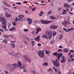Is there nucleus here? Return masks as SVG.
<instances>
[{"label":"nucleus","instance_id":"nucleus-1","mask_svg":"<svg viewBox=\"0 0 74 74\" xmlns=\"http://www.w3.org/2000/svg\"><path fill=\"white\" fill-rule=\"evenodd\" d=\"M45 34L48 36L49 39H51L52 37V31L51 30H48L45 32Z\"/></svg>","mask_w":74,"mask_h":74},{"label":"nucleus","instance_id":"nucleus-2","mask_svg":"<svg viewBox=\"0 0 74 74\" xmlns=\"http://www.w3.org/2000/svg\"><path fill=\"white\" fill-rule=\"evenodd\" d=\"M53 55H55V56H57L58 60H60V56L63 55V54L60 53L58 54V53L57 52H56L53 53Z\"/></svg>","mask_w":74,"mask_h":74},{"label":"nucleus","instance_id":"nucleus-3","mask_svg":"<svg viewBox=\"0 0 74 74\" xmlns=\"http://www.w3.org/2000/svg\"><path fill=\"white\" fill-rule=\"evenodd\" d=\"M38 55L41 58H43L45 56V53L44 52L42 51H39L38 52Z\"/></svg>","mask_w":74,"mask_h":74},{"label":"nucleus","instance_id":"nucleus-4","mask_svg":"<svg viewBox=\"0 0 74 74\" xmlns=\"http://www.w3.org/2000/svg\"><path fill=\"white\" fill-rule=\"evenodd\" d=\"M40 22L41 23H43V24H45V25H46L48 24L49 23L52 22V21L50 20L47 21L41 20Z\"/></svg>","mask_w":74,"mask_h":74},{"label":"nucleus","instance_id":"nucleus-5","mask_svg":"<svg viewBox=\"0 0 74 74\" xmlns=\"http://www.w3.org/2000/svg\"><path fill=\"white\" fill-rule=\"evenodd\" d=\"M18 64L19 67L20 68V69H25V66L23 65H22V64L21 62L18 61Z\"/></svg>","mask_w":74,"mask_h":74},{"label":"nucleus","instance_id":"nucleus-6","mask_svg":"<svg viewBox=\"0 0 74 74\" xmlns=\"http://www.w3.org/2000/svg\"><path fill=\"white\" fill-rule=\"evenodd\" d=\"M60 58V62L61 63H64L66 62V58L64 57V56H62Z\"/></svg>","mask_w":74,"mask_h":74},{"label":"nucleus","instance_id":"nucleus-7","mask_svg":"<svg viewBox=\"0 0 74 74\" xmlns=\"http://www.w3.org/2000/svg\"><path fill=\"white\" fill-rule=\"evenodd\" d=\"M53 64L57 67H59V62L58 61V60H56V61H55L53 62Z\"/></svg>","mask_w":74,"mask_h":74},{"label":"nucleus","instance_id":"nucleus-8","mask_svg":"<svg viewBox=\"0 0 74 74\" xmlns=\"http://www.w3.org/2000/svg\"><path fill=\"white\" fill-rule=\"evenodd\" d=\"M10 69H15L16 67L18 66V65L16 64H11L10 65Z\"/></svg>","mask_w":74,"mask_h":74},{"label":"nucleus","instance_id":"nucleus-9","mask_svg":"<svg viewBox=\"0 0 74 74\" xmlns=\"http://www.w3.org/2000/svg\"><path fill=\"white\" fill-rule=\"evenodd\" d=\"M4 21L2 23V24L3 25H3V26H2V27L3 28V29H6V25H5V24L7 23V21Z\"/></svg>","mask_w":74,"mask_h":74},{"label":"nucleus","instance_id":"nucleus-10","mask_svg":"<svg viewBox=\"0 0 74 74\" xmlns=\"http://www.w3.org/2000/svg\"><path fill=\"white\" fill-rule=\"evenodd\" d=\"M27 21L28 23L31 25L32 23V19L31 18H28L27 19Z\"/></svg>","mask_w":74,"mask_h":74},{"label":"nucleus","instance_id":"nucleus-11","mask_svg":"<svg viewBox=\"0 0 74 74\" xmlns=\"http://www.w3.org/2000/svg\"><path fill=\"white\" fill-rule=\"evenodd\" d=\"M18 55V53H16V54H12V56H13L15 58H18L19 56H17Z\"/></svg>","mask_w":74,"mask_h":74},{"label":"nucleus","instance_id":"nucleus-12","mask_svg":"<svg viewBox=\"0 0 74 74\" xmlns=\"http://www.w3.org/2000/svg\"><path fill=\"white\" fill-rule=\"evenodd\" d=\"M6 21V18H4V17L0 16V21L2 23V21Z\"/></svg>","mask_w":74,"mask_h":74},{"label":"nucleus","instance_id":"nucleus-13","mask_svg":"<svg viewBox=\"0 0 74 74\" xmlns=\"http://www.w3.org/2000/svg\"><path fill=\"white\" fill-rule=\"evenodd\" d=\"M3 4L6 5V6H7L8 7H11V6L8 3H7V2H5V1H3Z\"/></svg>","mask_w":74,"mask_h":74},{"label":"nucleus","instance_id":"nucleus-14","mask_svg":"<svg viewBox=\"0 0 74 74\" xmlns=\"http://www.w3.org/2000/svg\"><path fill=\"white\" fill-rule=\"evenodd\" d=\"M52 68L53 69V70H54V71H55L56 74V73H57V72H58V69H57V68H55V67H53V66L52 67Z\"/></svg>","mask_w":74,"mask_h":74},{"label":"nucleus","instance_id":"nucleus-15","mask_svg":"<svg viewBox=\"0 0 74 74\" xmlns=\"http://www.w3.org/2000/svg\"><path fill=\"white\" fill-rule=\"evenodd\" d=\"M35 40L37 41H40V36H38L36 38H35Z\"/></svg>","mask_w":74,"mask_h":74},{"label":"nucleus","instance_id":"nucleus-16","mask_svg":"<svg viewBox=\"0 0 74 74\" xmlns=\"http://www.w3.org/2000/svg\"><path fill=\"white\" fill-rule=\"evenodd\" d=\"M48 65V64L47 62H44L42 66L44 67H46V66H47Z\"/></svg>","mask_w":74,"mask_h":74},{"label":"nucleus","instance_id":"nucleus-17","mask_svg":"<svg viewBox=\"0 0 74 74\" xmlns=\"http://www.w3.org/2000/svg\"><path fill=\"white\" fill-rule=\"evenodd\" d=\"M64 6L65 7H66V8H69L70 7V6L69 4L66 3H64Z\"/></svg>","mask_w":74,"mask_h":74},{"label":"nucleus","instance_id":"nucleus-18","mask_svg":"<svg viewBox=\"0 0 74 74\" xmlns=\"http://www.w3.org/2000/svg\"><path fill=\"white\" fill-rule=\"evenodd\" d=\"M51 29H56L58 28V26H53L51 27Z\"/></svg>","mask_w":74,"mask_h":74},{"label":"nucleus","instance_id":"nucleus-19","mask_svg":"<svg viewBox=\"0 0 74 74\" xmlns=\"http://www.w3.org/2000/svg\"><path fill=\"white\" fill-rule=\"evenodd\" d=\"M41 29L40 28H38L36 29V33L37 34L40 32V31H41Z\"/></svg>","mask_w":74,"mask_h":74},{"label":"nucleus","instance_id":"nucleus-20","mask_svg":"<svg viewBox=\"0 0 74 74\" xmlns=\"http://www.w3.org/2000/svg\"><path fill=\"white\" fill-rule=\"evenodd\" d=\"M19 17L20 19H22V18H23V17H24V15H19Z\"/></svg>","mask_w":74,"mask_h":74},{"label":"nucleus","instance_id":"nucleus-21","mask_svg":"<svg viewBox=\"0 0 74 74\" xmlns=\"http://www.w3.org/2000/svg\"><path fill=\"white\" fill-rule=\"evenodd\" d=\"M11 45L12 48H15V44L14 43H11Z\"/></svg>","mask_w":74,"mask_h":74},{"label":"nucleus","instance_id":"nucleus-22","mask_svg":"<svg viewBox=\"0 0 74 74\" xmlns=\"http://www.w3.org/2000/svg\"><path fill=\"white\" fill-rule=\"evenodd\" d=\"M63 51H64V53L66 52H69V49H64Z\"/></svg>","mask_w":74,"mask_h":74},{"label":"nucleus","instance_id":"nucleus-23","mask_svg":"<svg viewBox=\"0 0 74 74\" xmlns=\"http://www.w3.org/2000/svg\"><path fill=\"white\" fill-rule=\"evenodd\" d=\"M49 18L50 19H53V20H54L56 18L54 17L53 16H51Z\"/></svg>","mask_w":74,"mask_h":74},{"label":"nucleus","instance_id":"nucleus-24","mask_svg":"<svg viewBox=\"0 0 74 74\" xmlns=\"http://www.w3.org/2000/svg\"><path fill=\"white\" fill-rule=\"evenodd\" d=\"M25 60H28L29 63L31 62V59L30 58H27L25 59Z\"/></svg>","mask_w":74,"mask_h":74},{"label":"nucleus","instance_id":"nucleus-25","mask_svg":"<svg viewBox=\"0 0 74 74\" xmlns=\"http://www.w3.org/2000/svg\"><path fill=\"white\" fill-rule=\"evenodd\" d=\"M43 38H46V39H48V36H47L45 35H43Z\"/></svg>","mask_w":74,"mask_h":74},{"label":"nucleus","instance_id":"nucleus-26","mask_svg":"<svg viewBox=\"0 0 74 74\" xmlns=\"http://www.w3.org/2000/svg\"><path fill=\"white\" fill-rule=\"evenodd\" d=\"M63 11H64L62 13V14L64 15L65 14H66V12H67L66 10H63Z\"/></svg>","mask_w":74,"mask_h":74},{"label":"nucleus","instance_id":"nucleus-27","mask_svg":"<svg viewBox=\"0 0 74 74\" xmlns=\"http://www.w3.org/2000/svg\"><path fill=\"white\" fill-rule=\"evenodd\" d=\"M63 30L65 31V32H69V30L68 29L67 30L64 28H63Z\"/></svg>","mask_w":74,"mask_h":74},{"label":"nucleus","instance_id":"nucleus-28","mask_svg":"<svg viewBox=\"0 0 74 74\" xmlns=\"http://www.w3.org/2000/svg\"><path fill=\"white\" fill-rule=\"evenodd\" d=\"M6 16L7 18H8V17H10L11 16V15L10 14H8L7 13H6Z\"/></svg>","mask_w":74,"mask_h":74},{"label":"nucleus","instance_id":"nucleus-29","mask_svg":"<svg viewBox=\"0 0 74 74\" xmlns=\"http://www.w3.org/2000/svg\"><path fill=\"white\" fill-rule=\"evenodd\" d=\"M50 53V51H48L47 50H46L45 51V53L46 54H49V53Z\"/></svg>","mask_w":74,"mask_h":74},{"label":"nucleus","instance_id":"nucleus-30","mask_svg":"<svg viewBox=\"0 0 74 74\" xmlns=\"http://www.w3.org/2000/svg\"><path fill=\"white\" fill-rule=\"evenodd\" d=\"M54 42H55V40H52L50 41V43L51 44H53Z\"/></svg>","mask_w":74,"mask_h":74},{"label":"nucleus","instance_id":"nucleus-31","mask_svg":"<svg viewBox=\"0 0 74 74\" xmlns=\"http://www.w3.org/2000/svg\"><path fill=\"white\" fill-rule=\"evenodd\" d=\"M56 33L55 32H53V36H56Z\"/></svg>","mask_w":74,"mask_h":74},{"label":"nucleus","instance_id":"nucleus-32","mask_svg":"<svg viewBox=\"0 0 74 74\" xmlns=\"http://www.w3.org/2000/svg\"><path fill=\"white\" fill-rule=\"evenodd\" d=\"M3 42H5V44H7V42L6 40L5 39L4 40H3Z\"/></svg>","mask_w":74,"mask_h":74},{"label":"nucleus","instance_id":"nucleus-33","mask_svg":"<svg viewBox=\"0 0 74 74\" xmlns=\"http://www.w3.org/2000/svg\"><path fill=\"white\" fill-rule=\"evenodd\" d=\"M23 38H26V40H28V37H26V36H25V35H24L23 36Z\"/></svg>","mask_w":74,"mask_h":74},{"label":"nucleus","instance_id":"nucleus-34","mask_svg":"<svg viewBox=\"0 0 74 74\" xmlns=\"http://www.w3.org/2000/svg\"><path fill=\"white\" fill-rule=\"evenodd\" d=\"M62 38H63V36L62 35H61L60 36V38H59V39L60 40H61L62 39Z\"/></svg>","mask_w":74,"mask_h":74},{"label":"nucleus","instance_id":"nucleus-35","mask_svg":"<svg viewBox=\"0 0 74 74\" xmlns=\"http://www.w3.org/2000/svg\"><path fill=\"white\" fill-rule=\"evenodd\" d=\"M12 24L14 26H16V23H15V22H13L12 23Z\"/></svg>","mask_w":74,"mask_h":74},{"label":"nucleus","instance_id":"nucleus-36","mask_svg":"<svg viewBox=\"0 0 74 74\" xmlns=\"http://www.w3.org/2000/svg\"><path fill=\"white\" fill-rule=\"evenodd\" d=\"M62 25H63L64 26H66V24H65V23H64H64L63 22H62Z\"/></svg>","mask_w":74,"mask_h":74},{"label":"nucleus","instance_id":"nucleus-37","mask_svg":"<svg viewBox=\"0 0 74 74\" xmlns=\"http://www.w3.org/2000/svg\"><path fill=\"white\" fill-rule=\"evenodd\" d=\"M64 23H65V24H66V25L67 24H68V21L66 20H65L64 21Z\"/></svg>","mask_w":74,"mask_h":74},{"label":"nucleus","instance_id":"nucleus-38","mask_svg":"<svg viewBox=\"0 0 74 74\" xmlns=\"http://www.w3.org/2000/svg\"><path fill=\"white\" fill-rule=\"evenodd\" d=\"M34 41H32L31 43L32 44V46H33L34 45Z\"/></svg>","mask_w":74,"mask_h":74},{"label":"nucleus","instance_id":"nucleus-39","mask_svg":"<svg viewBox=\"0 0 74 74\" xmlns=\"http://www.w3.org/2000/svg\"><path fill=\"white\" fill-rule=\"evenodd\" d=\"M51 11H49L47 13V15H50V14H51Z\"/></svg>","mask_w":74,"mask_h":74},{"label":"nucleus","instance_id":"nucleus-40","mask_svg":"<svg viewBox=\"0 0 74 74\" xmlns=\"http://www.w3.org/2000/svg\"><path fill=\"white\" fill-rule=\"evenodd\" d=\"M19 21V19L18 18H16L15 19V21H16V22L17 21Z\"/></svg>","mask_w":74,"mask_h":74},{"label":"nucleus","instance_id":"nucleus-41","mask_svg":"<svg viewBox=\"0 0 74 74\" xmlns=\"http://www.w3.org/2000/svg\"><path fill=\"white\" fill-rule=\"evenodd\" d=\"M12 30H16V28L15 27H13L12 28Z\"/></svg>","mask_w":74,"mask_h":74},{"label":"nucleus","instance_id":"nucleus-42","mask_svg":"<svg viewBox=\"0 0 74 74\" xmlns=\"http://www.w3.org/2000/svg\"><path fill=\"white\" fill-rule=\"evenodd\" d=\"M4 73H5V74H8L9 73V72H8V71H4Z\"/></svg>","mask_w":74,"mask_h":74},{"label":"nucleus","instance_id":"nucleus-43","mask_svg":"<svg viewBox=\"0 0 74 74\" xmlns=\"http://www.w3.org/2000/svg\"><path fill=\"white\" fill-rule=\"evenodd\" d=\"M23 58H25V59H26V58H27V56H23Z\"/></svg>","mask_w":74,"mask_h":74},{"label":"nucleus","instance_id":"nucleus-44","mask_svg":"<svg viewBox=\"0 0 74 74\" xmlns=\"http://www.w3.org/2000/svg\"><path fill=\"white\" fill-rule=\"evenodd\" d=\"M36 7H34V8L32 9V11H34V10H36Z\"/></svg>","mask_w":74,"mask_h":74},{"label":"nucleus","instance_id":"nucleus-45","mask_svg":"<svg viewBox=\"0 0 74 74\" xmlns=\"http://www.w3.org/2000/svg\"><path fill=\"white\" fill-rule=\"evenodd\" d=\"M0 32H4V30L3 29H0Z\"/></svg>","mask_w":74,"mask_h":74},{"label":"nucleus","instance_id":"nucleus-46","mask_svg":"<svg viewBox=\"0 0 74 74\" xmlns=\"http://www.w3.org/2000/svg\"><path fill=\"white\" fill-rule=\"evenodd\" d=\"M24 32H29V30H28V29H25L24 30Z\"/></svg>","mask_w":74,"mask_h":74},{"label":"nucleus","instance_id":"nucleus-47","mask_svg":"<svg viewBox=\"0 0 74 74\" xmlns=\"http://www.w3.org/2000/svg\"><path fill=\"white\" fill-rule=\"evenodd\" d=\"M60 51H61V52H62V50L61 49H58V52H60Z\"/></svg>","mask_w":74,"mask_h":74},{"label":"nucleus","instance_id":"nucleus-48","mask_svg":"<svg viewBox=\"0 0 74 74\" xmlns=\"http://www.w3.org/2000/svg\"><path fill=\"white\" fill-rule=\"evenodd\" d=\"M24 42L26 45H27V42H26V41L24 40Z\"/></svg>","mask_w":74,"mask_h":74},{"label":"nucleus","instance_id":"nucleus-49","mask_svg":"<svg viewBox=\"0 0 74 74\" xmlns=\"http://www.w3.org/2000/svg\"><path fill=\"white\" fill-rule=\"evenodd\" d=\"M61 8H59L58 9V11H60L61 10Z\"/></svg>","mask_w":74,"mask_h":74},{"label":"nucleus","instance_id":"nucleus-50","mask_svg":"<svg viewBox=\"0 0 74 74\" xmlns=\"http://www.w3.org/2000/svg\"><path fill=\"white\" fill-rule=\"evenodd\" d=\"M38 45L39 47H41V45L40 43H38Z\"/></svg>","mask_w":74,"mask_h":74},{"label":"nucleus","instance_id":"nucleus-51","mask_svg":"<svg viewBox=\"0 0 74 74\" xmlns=\"http://www.w3.org/2000/svg\"><path fill=\"white\" fill-rule=\"evenodd\" d=\"M38 20H36L34 22V23H38Z\"/></svg>","mask_w":74,"mask_h":74},{"label":"nucleus","instance_id":"nucleus-52","mask_svg":"<svg viewBox=\"0 0 74 74\" xmlns=\"http://www.w3.org/2000/svg\"><path fill=\"white\" fill-rule=\"evenodd\" d=\"M11 42H12V43H15V42H16V40L14 41H11Z\"/></svg>","mask_w":74,"mask_h":74},{"label":"nucleus","instance_id":"nucleus-53","mask_svg":"<svg viewBox=\"0 0 74 74\" xmlns=\"http://www.w3.org/2000/svg\"><path fill=\"white\" fill-rule=\"evenodd\" d=\"M70 57L71 59H72V58H73V56L71 55L70 56Z\"/></svg>","mask_w":74,"mask_h":74},{"label":"nucleus","instance_id":"nucleus-54","mask_svg":"<svg viewBox=\"0 0 74 74\" xmlns=\"http://www.w3.org/2000/svg\"><path fill=\"white\" fill-rule=\"evenodd\" d=\"M73 8H70V11H72L73 10Z\"/></svg>","mask_w":74,"mask_h":74},{"label":"nucleus","instance_id":"nucleus-55","mask_svg":"<svg viewBox=\"0 0 74 74\" xmlns=\"http://www.w3.org/2000/svg\"><path fill=\"white\" fill-rule=\"evenodd\" d=\"M27 3V1H24L23 2V4H25V3Z\"/></svg>","mask_w":74,"mask_h":74},{"label":"nucleus","instance_id":"nucleus-56","mask_svg":"<svg viewBox=\"0 0 74 74\" xmlns=\"http://www.w3.org/2000/svg\"><path fill=\"white\" fill-rule=\"evenodd\" d=\"M23 71H24V72H26V70L25 69H24L23 70Z\"/></svg>","mask_w":74,"mask_h":74},{"label":"nucleus","instance_id":"nucleus-57","mask_svg":"<svg viewBox=\"0 0 74 74\" xmlns=\"http://www.w3.org/2000/svg\"><path fill=\"white\" fill-rule=\"evenodd\" d=\"M33 74H36V72L35 71H33Z\"/></svg>","mask_w":74,"mask_h":74},{"label":"nucleus","instance_id":"nucleus-58","mask_svg":"<svg viewBox=\"0 0 74 74\" xmlns=\"http://www.w3.org/2000/svg\"><path fill=\"white\" fill-rule=\"evenodd\" d=\"M73 30V28H71L69 29H68V30H69V32L70 31V30Z\"/></svg>","mask_w":74,"mask_h":74},{"label":"nucleus","instance_id":"nucleus-59","mask_svg":"<svg viewBox=\"0 0 74 74\" xmlns=\"http://www.w3.org/2000/svg\"><path fill=\"white\" fill-rule=\"evenodd\" d=\"M70 55H71V52H70L68 53V56H69Z\"/></svg>","mask_w":74,"mask_h":74},{"label":"nucleus","instance_id":"nucleus-60","mask_svg":"<svg viewBox=\"0 0 74 74\" xmlns=\"http://www.w3.org/2000/svg\"><path fill=\"white\" fill-rule=\"evenodd\" d=\"M4 37L5 38H6L7 37V35H4Z\"/></svg>","mask_w":74,"mask_h":74},{"label":"nucleus","instance_id":"nucleus-61","mask_svg":"<svg viewBox=\"0 0 74 74\" xmlns=\"http://www.w3.org/2000/svg\"><path fill=\"white\" fill-rule=\"evenodd\" d=\"M48 71H51V68H50L48 69Z\"/></svg>","mask_w":74,"mask_h":74},{"label":"nucleus","instance_id":"nucleus-62","mask_svg":"<svg viewBox=\"0 0 74 74\" xmlns=\"http://www.w3.org/2000/svg\"><path fill=\"white\" fill-rule=\"evenodd\" d=\"M40 14H43V12H42V11H41L40 12Z\"/></svg>","mask_w":74,"mask_h":74},{"label":"nucleus","instance_id":"nucleus-63","mask_svg":"<svg viewBox=\"0 0 74 74\" xmlns=\"http://www.w3.org/2000/svg\"><path fill=\"white\" fill-rule=\"evenodd\" d=\"M10 26H11V25H9L8 27V28H10Z\"/></svg>","mask_w":74,"mask_h":74},{"label":"nucleus","instance_id":"nucleus-64","mask_svg":"<svg viewBox=\"0 0 74 74\" xmlns=\"http://www.w3.org/2000/svg\"><path fill=\"white\" fill-rule=\"evenodd\" d=\"M71 74V73L70 71L68 72V73H67V74Z\"/></svg>","mask_w":74,"mask_h":74}]
</instances>
